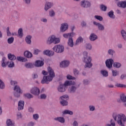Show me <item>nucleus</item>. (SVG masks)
I'll return each instance as SVG.
<instances>
[{
    "instance_id": "obj_1",
    "label": "nucleus",
    "mask_w": 126,
    "mask_h": 126,
    "mask_svg": "<svg viewBox=\"0 0 126 126\" xmlns=\"http://www.w3.org/2000/svg\"><path fill=\"white\" fill-rule=\"evenodd\" d=\"M112 117L114 121L117 122L119 126H125V124L126 122V117L125 114H117V113H114L113 114Z\"/></svg>"
},
{
    "instance_id": "obj_2",
    "label": "nucleus",
    "mask_w": 126,
    "mask_h": 126,
    "mask_svg": "<svg viewBox=\"0 0 126 126\" xmlns=\"http://www.w3.org/2000/svg\"><path fill=\"white\" fill-rule=\"evenodd\" d=\"M48 76H44L43 77V79L41 80L42 84H49V82H51L52 80H53V78L55 77V72H54V70L52 69L50 67L48 68Z\"/></svg>"
},
{
    "instance_id": "obj_3",
    "label": "nucleus",
    "mask_w": 126,
    "mask_h": 126,
    "mask_svg": "<svg viewBox=\"0 0 126 126\" xmlns=\"http://www.w3.org/2000/svg\"><path fill=\"white\" fill-rule=\"evenodd\" d=\"M61 42V39L59 37H57L55 35H52L50 36L46 40V44L47 45H52V44H54V45H57Z\"/></svg>"
},
{
    "instance_id": "obj_4",
    "label": "nucleus",
    "mask_w": 126,
    "mask_h": 126,
    "mask_svg": "<svg viewBox=\"0 0 126 126\" xmlns=\"http://www.w3.org/2000/svg\"><path fill=\"white\" fill-rule=\"evenodd\" d=\"M79 86H80L79 84L73 82L72 85L68 89V92L71 94L76 93Z\"/></svg>"
},
{
    "instance_id": "obj_5",
    "label": "nucleus",
    "mask_w": 126,
    "mask_h": 126,
    "mask_svg": "<svg viewBox=\"0 0 126 126\" xmlns=\"http://www.w3.org/2000/svg\"><path fill=\"white\" fill-rule=\"evenodd\" d=\"M52 49L54 52L57 53V54H62V53H63L64 51V47L63 45L61 44L56 45L54 46Z\"/></svg>"
},
{
    "instance_id": "obj_6",
    "label": "nucleus",
    "mask_w": 126,
    "mask_h": 126,
    "mask_svg": "<svg viewBox=\"0 0 126 126\" xmlns=\"http://www.w3.org/2000/svg\"><path fill=\"white\" fill-rule=\"evenodd\" d=\"M92 61V59L90 56L83 58V61L86 63V67H89V68H91V67H92V65H93V64L91 63Z\"/></svg>"
},
{
    "instance_id": "obj_7",
    "label": "nucleus",
    "mask_w": 126,
    "mask_h": 126,
    "mask_svg": "<svg viewBox=\"0 0 126 126\" xmlns=\"http://www.w3.org/2000/svg\"><path fill=\"white\" fill-rule=\"evenodd\" d=\"M80 5L84 8H88L91 6V3L88 0H82L80 2Z\"/></svg>"
},
{
    "instance_id": "obj_8",
    "label": "nucleus",
    "mask_w": 126,
    "mask_h": 126,
    "mask_svg": "<svg viewBox=\"0 0 126 126\" xmlns=\"http://www.w3.org/2000/svg\"><path fill=\"white\" fill-rule=\"evenodd\" d=\"M31 93L33 94V95L38 96V95L40 94V89H39L37 87H33L31 90Z\"/></svg>"
},
{
    "instance_id": "obj_9",
    "label": "nucleus",
    "mask_w": 126,
    "mask_h": 126,
    "mask_svg": "<svg viewBox=\"0 0 126 126\" xmlns=\"http://www.w3.org/2000/svg\"><path fill=\"white\" fill-rule=\"evenodd\" d=\"M113 63H114V60L112 59H107L105 61V64L106 67L108 68H112L113 66Z\"/></svg>"
},
{
    "instance_id": "obj_10",
    "label": "nucleus",
    "mask_w": 126,
    "mask_h": 126,
    "mask_svg": "<svg viewBox=\"0 0 126 126\" xmlns=\"http://www.w3.org/2000/svg\"><path fill=\"white\" fill-rule=\"evenodd\" d=\"M93 24L95 26H97L99 31H104V30H105V27L104 26V25H102V24H100V23H98L95 21H94L93 22Z\"/></svg>"
},
{
    "instance_id": "obj_11",
    "label": "nucleus",
    "mask_w": 126,
    "mask_h": 126,
    "mask_svg": "<svg viewBox=\"0 0 126 126\" xmlns=\"http://www.w3.org/2000/svg\"><path fill=\"white\" fill-rule=\"evenodd\" d=\"M120 98L117 99L118 103H126V96L124 93L121 94L120 95Z\"/></svg>"
},
{
    "instance_id": "obj_12",
    "label": "nucleus",
    "mask_w": 126,
    "mask_h": 126,
    "mask_svg": "<svg viewBox=\"0 0 126 126\" xmlns=\"http://www.w3.org/2000/svg\"><path fill=\"white\" fill-rule=\"evenodd\" d=\"M67 29H68V24L67 23H65L61 24L60 27L61 32H65Z\"/></svg>"
},
{
    "instance_id": "obj_13",
    "label": "nucleus",
    "mask_w": 126,
    "mask_h": 126,
    "mask_svg": "<svg viewBox=\"0 0 126 126\" xmlns=\"http://www.w3.org/2000/svg\"><path fill=\"white\" fill-rule=\"evenodd\" d=\"M24 109V101L19 100L18 103V111H22Z\"/></svg>"
},
{
    "instance_id": "obj_14",
    "label": "nucleus",
    "mask_w": 126,
    "mask_h": 126,
    "mask_svg": "<svg viewBox=\"0 0 126 126\" xmlns=\"http://www.w3.org/2000/svg\"><path fill=\"white\" fill-rule=\"evenodd\" d=\"M54 5V3L52 2H46L45 4L44 10L47 11L48 9H50Z\"/></svg>"
},
{
    "instance_id": "obj_15",
    "label": "nucleus",
    "mask_w": 126,
    "mask_h": 126,
    "mask_svg": "<svg viewBox=\"0 0 126 126\" xmlns=\"http://www.w3.org/2000/svg\"><path fill=\"white\" fill-rule=\"evenodd\" d=\"M54 121L59 122L61 124H64L65 123V119L63 117H58L54 118Z\"/></svg>"
},
{
    "instance_id": "obj_16",
    "label": "nucleus",
    "mask_w": 126,
    "mask_h": 126,
    "mask_svg": "<svg viewBox=\"0 0 126 126\" xmlns=\"http://www.w3.org/2000/svg\"><path fill=\"white\" fill-rule=\"evenodd\" d=\"M89 39L90 41L92 42H94V41H96V40H98V36L96 35V34L94 33H92L91 34Z\"/></svg>"
},
{
    "instance_id": "obj_17",
    "label": "nucleus",
    "mask_w": 126,
    "mask_h": 126,
    "mask_svg": "<svg viewBox=\"0 0 126 126\" xmlns=\"http://www.w3.org/2000/svg\"><path fill=\"white\" fill-rule=\"evenodd\" d=\"M57 90L59 92H61V93H63V92H65V88L63 84H61L57 88Z\"/></svg>"
},
{
    "instance_id": "obj_18",
    "label": "nucleus",
    "mask_w": 126,
    "mask_h": 126,
    "mask_svg": "<svg viewBox=\"0 0 126 126\" xmlns=\"http://www.w3.org/2000/svg\"><path fill=\"white\" fill-rule=\"evenodd\" d=\"M68 65H69V61H63L60 63L61 67H67Z\"/></svg>"
},
{
    "instance_id": "obj_19",
    "label": "nucleus",
    "mask_w": 126,
    "mask_h": 126,
    "mask_svg": "<svg viewBox=\"0 0 126 126\" xmlns=\"http://www.w3.org/2000/svg\"><path fill=\"white\" fill-rule=\"evenodd\" d=\"M118 6L119 7H121L122 8H126V1H121L118 3Z\"/></svg>"
},
{
    "instance_id": "obj_20",
    "label": "nucleus",
    "mask_w": 126,
    "mask_h": 126,
    "mask_svg": "<svg viewBox=\"0 0 126 126\" xmlns=\"http://www.w3.org/2000/svg\"><path fill=\"white\" fill-rule=\"evenodd\" d=\"M24 56L26 58H27L28 59H31L32 57H33V54L30 52V51H25L24 53Z\"/></svg>"
},
{
    "instance_id": "obj_21",
    "label": "nucleus",
    "mask_w": 126,
    "mask_h": 126,
    "mask_svg": "<svg viewBox=\"0 0 126 126\" xmlns=\"http://www.w3.org/2000/svg\"><path fill=\"white\" fill-rule=\"evenodd\" d=\"M74 45L73 43V39L71 37H69L68 41H67V45L71 48H72Z\"/></svg>"
},
{
    "instance_id": "obj_22",
    "label": "nucleus",
    "mask_w": 126,
    "mask_h": 126,
    "mask_svg": "<svg viewBox=\"0 0 126 126\" xmlns=\"http://www.w3.org/2000/svg\"><path fill=\"white\" fill-rule=\"evenodd\" d=\"M83 42V38L81 36H79L77 40H76V42L75 43V46H78L79 44H81V43Z\"/></svg>"
},
{
    "instance_id": "obj_23",
    "label": "nucleus",
    "mask_w": 126,
    "mask_h": 126,
    "mask_svg": "<svg viewBox=\"0 0 126 126\" xmlns=\"http://www.w3.org/2000/svg\"><path fill=\"white\" fill-rule=\"evenodd\" d=\"M31 39H32V36L30 35H28L26 37L25 41L26 42L27 44H28V45H31V43H32V41H31Z\"/></svg>"
},
{
    "instance_id": "obj_24",
    "label": "nucleus",
    "mask_w": 126,
    "mask_h": 126,
    "mask_svg": "<svg viewBox=\"0 0 126 126\" xmlns=\"http://www.w3.org/2000/svg\"><path fill=\"white\" fill-rule=\"evenodd\" d=\"M6 58L5 57H3L2 61H1V66L2 67H6V65L9 63V62H5V60Z\"/></svg>"
},
{
    "instance_id": "obj_25",
    "label": "nucleus",
    "mask_w": 126,
    "mask_h": 126,
    "mask_svg": "<svg viewBox=\"0 0 126 126\" xmlns=\"http://www.w3.org/2000/svg\"><path fill=\"white\" fill-rule=\"evenodd\" d=\"M35 66L40 67L44 65V62L40 60L36 61L35 63Z\"/></svg>"
},
{
    "instance_id": "obj_26",
    "label": "nucleus",
    "mask_w": 126,
    "mask_h": 126,
    "mask_svg": "<svg viewBox=\"0 0 126 126\" xmlns=\"http://www.w3.org/2000/svg\"><path fill=\"white\" fill-rule=\"evenodd\" d=\"M100 74H102L103 77H108L109 75V73L107 70H101L100 71Z\"/></svg>"
},
{
    "instance_id": "obj_27",
    "label": "nucleus",
    "mask_w": 126,
    "mask_h": 126,
    "mask_svg": "<svg viewBox=\"0 0 126 126\" xmlns=\"http://www.w3.org/2000/svg\"><path fill=\"white\" fill-rule=\"evenodd\" d=\"M7 56L8 59L10 60V61H15L16 60V56L13 54L9 53Z\"/></svg>"
},
{
    "instance_id": "obj_28",
    "label": "nucleus",
    "mask_w": 126,
    "mask_h": 126,
    "mask_svg": "<svg viewBox=\"0 0 126 126\" xmlns=\"http://www.w3.org/2000/svg\"><path fill=\"white\" fill-rule=\"evenodd\" d=\"M25 66L26 68H33L34 64H33V63H26L25 64Z\"/></svg>"
},
{
    "instance_id": "obj_29",
    "label": "nucleus",
    "mask_w": 126,
    "mask_h": 126,
    "mask_svg": "<svg viewBox=\"0 0 126 126\" xmlns=\"http://www.w3.org/2000/svg\"><path fill=\"white\" fill-rule=\"evenodd\" d=\"M68 99H69V97L67 94L63 95L60 96L59 98V100H65V101H67Z\"/></svg>"
},
{
    "instance_id": "obj_30",
    "label": "nucleus",
    "mask_w": 126,
    "mask_h": 126,
    "mask_svg": "<svg viewBox=\"0 0 126 126\" xmlns=\"http://www.w3.org/2000/svg\"><path fill=\"white\" fill-rule=\"evenodd\" d=\"M85 48L86 50L91 51L92 50V45L90 43H87L85 45Z\"/></svg>"
},
{
    "instance_id": "obj_31",
    "label": "nucleus",
    "mask_w": 126,
    "mask_h": 126,
    "mask_svg": "<svg viewBox=\"0 0 126 126\" xmlns=\"http://www.w3.org/2000/svg\"><path fill=\"white\" fill-rule=\"evenodd\" d=\"M107 15L110 17V18H112V19H115L116 16L114 14V11L111 10L107 14Z\"/></svg>"
},
{
    "instance_id": "obj_32",
    "label": "nucleus",
    "mask_w": 126,
    "mask_h": 126,
    "mask_svg": "<svg viewBox=\"0 0 126 126\" xmlns=\"http://www.w3.org/2000/svg\"><path fill=\"white\" fill-rule=\"evenodd\" d=\"M110 123H107L105 124V126H116V123L114 122L113 119H111L109 121Z\"/></svg>"
},
{
    "instance_id": "obj_33",
    "label": "nucleus",
    "mask_w": 126,
    "mask_h": 126,
    "mask_svg": "<svg viewBox=\"0 0 126 126\" xmlns=\"http://www.w3.org/2000/svg\"><path fill=\"white\" fill-rule=\"evenodd\" d=\"M113 66L115 68H120V67H122V63L119 62H115L113 63Z\"/></svg>"
},
{
    "instance_id": "obj_34",
    "label": "nucleus",
    "mask_w": 126,
    "mask_h": 126,
    "mask_svg": "<svg viewBox=\"0 0 126 126\" xmlns=\"http://www.w3.org/2000/svg\"><path fill=\"white\" fill-rule=\"evenodd\" d=\"M7 126H15L14 123L12 122L11 119H7L6 121Z\"/></svg>"
},
{
    "instance_id": "obj_35",
    "label": "nucleus",
    "mask_w": 126,
    "mask_h": 126,
    "mask_svg": "<svg viewBox=\"0 0 126 126\" xmlns=\"http://www.w3.org/2000/svg\"><path fill=\"white\" fill-rule=\"evenodd\" d=\"M63 115H73V112L70 110H65L63 112Z\"/></svg>"
},
{
    "instance_id": "obj_36",
    "label": "nucleus",
    "mask_w": 126,
    "mask_h": 126,
    "mask_svg": "<svg viewBox=\"0 0 126 126\" xmlns=\"http://www.w3.org/2000/svg\"><path fill=\"white\" fill-rule=\"evenodd\" d=\"M72 81H66L64 82V87H66L67 86H70V85H72Z\"/></svg>"
},
{
    "instance_id": "obj_37",
    "label": "nucleus",
    "mask_w": 126,
    "mask_h": 126,
    "mask_svg": "<svg viewBox=\"0 0 126 126\" xmlns=\"http://www.w3.org/2000/svg\"><path fill=\"white\" fill-rule=\"evenodd\" d=\"M115 53H116V51H115L114 49H109L107 51V54L109 55V56H114Z\"/></svg>"
},
{
    "instance_id": "obj_38",
    "label": "nucleus",
    "mask_w": 126,
    "mask_h": 126,
    "mask_svg": "<svg viewBox=\"0 0 126 126\" xmlns=\"http://www.w3.org/2000/svg\"><path fill=\"white\" fill-rule=\"evenodd\" d=\"M18 12L16 11H15L12 15V17H13V18H14V19H18Z\"/></svg>"
},
{
    "instance_id": "obj_39",
    "label": "nucleus",
    "mask_w": 126,
    "mask_h": 126,
    "mask_svg": "<svg viewBox=\"0 0 126 126\" xmlns=\"http://www.w3.org/2000/svg\"><path fill=\"white\" fill-rule=\"evenodd\" d=\"M21 94H22V92H14V96L16 98H20Z\"/></svg>"
},
{
    "instance_id": "obj_40",
    "label": "nucleus",
    "mask_w": 126,
    "mask_h": 126,
    "mask_svg": "<svg viewBox=\"0 0 126 126\" xmlns=\"http://www.w3.org/2000/svg\"><path fill=\"white\" fill-rule=\"evenodd\" d=\"M14 92H22V90L20 87L17 85L15 86L14 88Z\"/></svg>"
},
{
    "instance_id": "obj_41",
    "label": "nucleus",
    "mask_w": 126,
    "mask_h": 126,
    "mask_svg": "<svg viewBox=\"0 0 126 126\" xmlns=\"http://www.w3.org/2000/svg\"><path fill=\"white\" fill-rule=\"evenodd\" d=\"M18 34L20 38H22L23 37V30L19 29L18 31Z\"/></svg>"
},
{
    "instance_id": "obj_42",
    "label": "nucleus",
    "mask_w": 126,
    "mask_h": 126,
    "mask_svg": "<svg viewBox=\"0 0 126 126\" xmlns=\"http://www.w3.org/2000/svg\"><path fill=\"white\" fill-rule=\"evenodd\" d=\"M121 34H122V36L123 38L124 39V40L126 41V31L123 30L121 31Z\"/></svg>"
},
{
    "instance_id": "obj_43",
    "label": "nucleus",
    "mask_w": 126,
    "mask_h": 126,
    "mask_svg": "<svg viewBox=\"0 0 126 126\" xmlns=\"http://www.w3.org/2000/svg\"><path fill=\"white\" fill-rule=\"evenodd\" d=\"M23 116L22 115V114L20 112H18L16 114V118L17 120H20L23 118Z\"/></svg>"
},
{
    "instance_id": "obj_44",
    "label": "nucleus",
    "mask_w": 126,
    "mask_h": 126,
    "mask_svg": "<svg viewBox=\"0 0 126 126\" xmlns=\"http://www.w3.org/2000/svg\"><path fill=\"white\" fill-rule=\"evenodd\" d=\"M60 104L62 106H67L68 105L67 100H60Z\"/></svg>"
},
{
    "instance_id": "obj_45",
    "label": "nucleus",
    "mask_w": 126,
    "mask_h": 126,
    "mask_svg": "<svg viewBox=\"0 0 126 126\" xmlns=\"http://www.w3.org/2000/svg\"><path fill=\"white\" fill-rule=\"evenodd\" d=\"M5 87V85H4V83L0 79V89H4Z\"/></svg>"
},
{
    "instance_id": "obj_46",
    "label": "nucleus",
    "mask_w": 126,
    "mask_h": 126,
    "mask_svg": "<svg viewBox=\"0 0 126 126\" xmlns=\"http://www.w3.org/2000/svg\"><path fill=\"white\" fill-rule=\"evenodd\" d=\"M55 15H56V12H55L54 10L49 11V16H50V17H54Z\"/></svg>"
},
{
    "instance_id": "obj_47",
    "label": "nucleus",
    "mask_w": 126,
    "mask_h": 126,
    "mask_svg": "<svg viewBox=\"0 0 126 126\" xmlns=\"http://www.w3.org/2000/svg\"><path fill=\"white\" fill-rule=\"evenodd\" d=\"M112 76H117L119 75V71L117 70H112Z\"/></svg>"
},
{
    "instance_id": "obj_48",
    "label": "nucleus",
    "mask_w": 126,
    "mask_h": 126,
    "mask_svg": "<svg viewBox=\"0 0 126 126\" xmlns=\"http://www.w3.org/2000/svg\"><path fill=\"white\" fill-rule=\"evenodd\" d=\"M14 41V37H9L7 39L8 44H12Z\"/></svg>"
},
{
    "instance_id": "obj_49",
    "label": "nucleus",
    "mask_w": 126,
    "mask_h": 126,
    "mask_svg": "<svg viewBox=\"0 0 126 126\" xmlns=\"http://www.w3.org/2000/svg\"><path fill=\"white\" fill-rule=\"evenodd\" d=\"M39 116L38 114H35L32 115V119L35 121H38V120H39Z\"/></svg>"
},
{
    "instance_id": "obj_50",
    "label": "nucleus",
    "mask_w": 126,
    "mask_h": 126,
    "mask_svg": "<svg viewBox=\"0 0 126 126\" xmlns=\"http://www.w3.org/2000/svg\"><path fill=\"white\" fill-rule=\"evenodd\" d=\"M25 97H26L27 98H28V99H31V98H33V95H32L31 94L29 93H27V94H24Z\"/></svg>"
},
{
    "instance_id": "obj_51",
    "label": "nucleus",
    "mask_w": 126,
    "mask_h": 126,
    "mask_svg": "<svg viewBox=\"0 0 126 126\" xmlns=\"http://www.w3.org/2000/svg\"><path fill=\"white\" fill-rule=\"evenodd\" d=\"M115 86H116L117 87L121 88H126V85L119 84V83L116 84L115 85Z\"/></svg>"
},
{
    "instance_id": "obj_52",
    "label": "nucleus",
    "mask_w": 126,
    "mask_h": 126,
    "mask_svg": "<svg viewBox=\"0 0 126 126\" xmlns=\"http://www.w3.org/2000/svg\"><path fill=\"white\" fill-rule=\"evenodd\" d=\"M89 110L90 112H94L95 111V106L92 105H91L89 106Z\"/></svg>"
},
{
    "instance_id": "obj_53",
    "label": "nucleus",
    "mask_w": 126,
    "mask_h": 126,
    "mask_svg": "<svg viewBox=\"0 0 126 126\" xmlns=\"http://www.w3.org/2000/svg\"><path fill=\"white\" fill-rule=\"evenodd\" d=\"M94 18H95V19H97V20H99V21H103V17H102V16H101L95 15L94 16Z\"/></svg>"
},
{
    "instance_id": "obj_54",
    "label": "nucleus",
    "mask_w": 126,
    "mask_h": 126,
    "mask_svg": "<svg viewBox=\"0 0 126 126\" xmlns=\"http://www.w3.org/2000/svg\"><path fill=\"white\" fill-rule=\"evenodd\" d=\"M100 9L102 11H106L107 10V6H105V5H100Z\"/></svg>"
},
{
    "instance_id": "obj_55",
    "label": "nucleus",
    "mask_w": 126,
    "mask_h": 126,
    "mask_svg": "<svg viewBox=\"0 0 126 126\" xmlns=\"http://www.w3.org/2000/svg\"><path fill=\"white\" fill-rule=\"evenodd\" d=\"M25 4L29 5L31 3V0H23Z\"/></svg>"
},
{
    "instance_id": "obj_56",
    "label": "nucleus",
    "mask_w": 126,
    "mask_h": 126,
    "mask_svg": "<svg viewBox=\"0 0 126 126\" xmlns=\"http://www.w3.org/2000/svg\"><path fill=\"white\" fill-rule=\"evenodd\" d=\"M83 83L85 85H88L90 83V82L88 79H84L83 81Z\"/></svg>"
},
{
    "instance_id": "obj_57",
    "label": "nucleus",
    "mask_w": 126,
    "mask_h": 126,
    "mask_svg": "<svg viewBox=\"0 0 126 126\" xmlns=\"http://www.w3.org/2000/svg\"><path fill=\"white\" fill-rule=\"evenodd\" d=\"M83 59L87 58L88 56V52L87 51H84L83 52Z\"/></svg>"
},
{
    "instance_id": "obj_58",
    "label": "nucleus",
    "mask_w": 126,
    "mask_h": 126,
    "mask_svg": "<svg viewBox=\"0 0 126 126\" xmlns=\"http://www.w3.org/2000/svg\"><path fill=\"white\" fill-rule=\"evenodd\" d=\"M7 31V36H8L9 37L10 36H12L11 32L10 31H9V27H7L6 29Z\"/></svg>"
},
{
    "instance_id": "obj_59",
    "label": "nucleus",
    "mask_w": 126,
    "mask_h": 126,
    "mask_svg": "<svg viewBox=\"0 0 126 126\" xmlns=\"http://www.w3.org/2000/svg\"><path fill=\"white\" fill-rule=\"evenodd\" d=\"M70 35L71 34L70 33H64L63 34V37H64V38H65V39H67L68 38V37H70Z\"/></svg>"
},
{
    "instance_id": "obj_60",
    "label": "nucleus",
    "mask_w": 126,
    "mask_h": 126,
    "mask_svg": "<svg viewBox=\"0 0 126 126\" xmlns=\"http://www.w3.org/2000/svg\"><path fill=\"white\" fill-rule=\"evenodd\" d=\"M8 67H13L14 66V63L13 62L11 61L10 62H9V63L8 64Z\"/></svg>"
},
{
    "instance_id": "obj_61",
    "label": "nucleus",
    "mask_w": 126,
    "mask_h": 126,
    "mask_svg": "<svg viewBox=\"0 0 126 126\" xmlns=\"http://www.w3.org/2000/svg\"><path fill=\"white\" fill-rule=\"evenodd\" d=\"M73 72L75 75H79V74H80L79 71L77 69H74Z\"/></svg>"
},
{
    "instance_id": "obj_62",
    "label": "nucleus",
    "mask_w": 126,
    "mask_h": 126,
    "mask_svg": "<svg viewBox=\"0 0 126 126\" xmlns=\"http://www.w3.org/2000/svg\"><path fill=\"white\" fill-rule=\"evenodd\" d=\"M67 79H69V80L72 79V80H75V77H72L70 75H67Z\"/></svg>"
},
{
    "instance_id": "obj_63",
    "label": "nucleus",
    "mask_w": 126,
    "mask_h": 126,
    "mask_svg": "<svg viewBox=\"0 0 126 126\" xmlns=\"http://www.w3.org/2000/svg\"><path fill=\"white\" fill-rule=\"evenodd\" d=\"M40 52H41V50L36 49H34V51H33V55H38V54H39L40 53Z\"/></svg>"
},
{
    "instance_id": "obj_64",
    "label": "nucleus",
    "mask_w": 126,
    "mask_h": 126,
    "mask_svg": "<svg viewBox=\"0 0 126 126\" xmlns=\"http://www.w3.org/2000/svg\"><path fill=\"white\" fill-rule=\"evenodd\" d=\"M120 78L122 80H124V79H126V74H122L120 76Z\"/></svg>"
}]
</instances>
